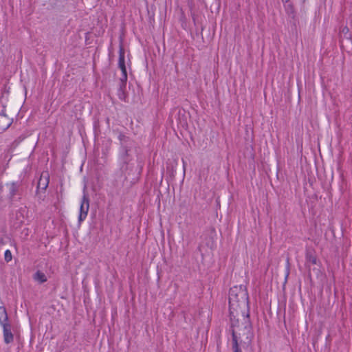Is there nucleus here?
<instances>
[{"mask_svg":"<svg viewBox=\"0 0 352 352\" xmlns=\"http://www.w3.org/2000/svg\"><path fill=\"white\" fill-rule=\"evenodd\" d=\"M4 258L6 262H9L12 260V253H11L10 250H6V252L4 253Z\"/></svg>","mask_w":352,"mask_h":352,"instance_id":"obj_14","label":"nucleus"},{"mask_svg":"<svg viewBox=\"0 0 352 352\" xmlns=\"http://www.w3.org/2000/svg\"><path fill=\"white\" fill-rule=\"evenodd\" d=\"M34 279L41 283H43L47 281V277L45 274L40 271H38L35 273Z\"/></svg>","mask_w":352,"mask_h":352,"instance_id":"obj_9","label":"nucleus"},{"mask_svg":"<svg viewBox=\"0 0 352 352\" xmlns=\"http://www.w3.org/2000/svg\"><path fill=\"white\" fill-rule=\"evenodd\" d=\"M127 81V74H122L120 77V86L126 87Z\"/></svg>","mask_w":352,"mask_h":352,"instance_id":"obj_13","label":"nucleus"},{"mask_svg":"<svg viewBox=\"0 0 352 352\" xmlns=\"http://www.w3.org/2000/svg\"><path fill=\"white\" fill-rule=\"evenodd\" d=\"M128 150L125 148H123V152L121 154V157L122 159V160L126 163L127 162V157H128Z\"/></svg>","mask_w":352,"mask_h":352,"instance_id":"obj_15","label":"nucleus"},{"mask_svg":"<svg viewBox=\"0 0 352 352\" xmlns=\"http://www.w3.org/2000/svg\"><path fill=\"white\" fill-rule=\"evenodd\" d=\"M50 175L47 172L42 173L40 179L38 182L37 188L41 190H45L49 184Z\"/></svg>","mask_w":352,"mask_h":352,"instance_id":"obj_6","label":"nucleus"},{"mask_svg":"<svg viewBox=\"0 0 352 352\" xmlns=\"http://www.w3.org/2000/svg\"><path fill=\"white\" fill-rule=\"evenodd\" d=\"M118 67L120 69V70L122 72V74H127L126 68V65H120V66H118Z\"/></svg>","mask_w":352,"mask_h":352,"instance_id":"obj_16","label":"nucleus"},{"mask_svg":"<svg viewBox=\"0 0 352 352\" xmlns=\"http://www.w3.org/2000/svg\"><path fill=\"white\" fill-rule=\"evenodd\" d=\"M228 300L230 319L249 313L248 294L244 285L230 288Z\"/></svg>","mask_w":352,"mask_h":352,"instance_id":"obj_2","label":"nucleus"},{"mask_svg":"<svg viewBox=\"0 0 352 352\" xmlns=\"http://www.w3.org/2000/svg\"><path fill=\"white\" fill-rule=\"evenodd\" d=\"M232 328L233 352H242L239 344L250 345L254 337L249 313L230 319Z\"/></svg>","mask_w":352,"mask_h":352,"instance_id":"obj_1","label":"nucleus"},{"mask_svg":"<svg viewBox=\"0 0 352 352\" xmlns=\"http://www.w3.org/2000/svg\"><path fill=\"white\" fill-rule=\"evenodd\" d=\"M306 261L307 263H311L312 265L316 264V257L311 252H308L306 254Z\"/></svg>","mask_w":352,"mask_h":352,"instance_id":"obj_11","label":"nucleus"},{"mask_svg":"<svg viewBox=\"0 0 352 352\" xmlns=\"http://www.w3.org/2000/svg\"><path fill=\"white\" fill-rule=\"evenodd\" d=\"M12 122V119L9 118L6 113L5 107H0V133L9 128Z\"/></svg>","mask_w":352,"mask_h":352,"instance_id":"obj_4","label":"nucleus"},{"mask_svg":"<svg viewBox=\"0 0 352 352\" xmlns=\"http://www.w3.org/2000/svg\"><path fill=\"white\" fill-rule=\"evenodd\" d=\"M8 188H9V195L11 198L14 197L20 187V184L18 182H12L9 184H8Z\"/></svg>","mask_w":352,"mask_h":352,"instance_id":"obj_8","label":"nucleus"},{"mask_svg":"<svg viewBox=\"0 0 352 352\" xmlns=\"http://www.w3.org/2000/svg\"><path fill=\"white\" fill-rule=\"evenodd\" d=\"M89 209V199L86 193H84L80 206V212L78 216V221L81 223L84 221L87 216Z\"/></svg>","mask_w":352,"mask_h":352,"instance_id":"obj_3","label":"nucleus"},{"mask_svg":"<svg viewBox=\"0 0 352 352\" xmlns=\"http://www.w3.org/2000/svg\"><path fill=\"white\" fill-rule=\"evenodd\" d=\"M283 1H285V2H288L289 0H282Z\"/></svg>","mask_w":352,"mask_h":352,"instance_id":"obj_17","label":"nucleus"},{"mask_svg":"<svg viewBox=\"0 0 352 352\" xmlns=\"http://www.w3.org/2000/svg\"><path fill=\"white\" fill-rule=\"evenodd\" d=\"M1 327L3 328L4 342L7 344L12 343L14 341V335L11 331V324H4Z\"/></svg>","mask_w":352,"mask_h":352,"instance_id":"obj_5","label":"nucleus"},{"mask_svg":"<svg viewBox=\"0 0 352 352\" xmlns=\"http://www.w3.org/2000/svg\"><path fill=\"white\" fill-rule=\"evenodd\" d=\"M10 324L8 322V316L6 309L4 306L0 307V325L3 326L4 324Z\"/></svg>","mask_w":352,"mask_h":352,"instance_id":"obj_7","label":"nucleus"},{"mask_svg":"<svg viewBox=\"0 0 352 352\" xmlns=\"http://www.w3.org/2000/svg\"><path fill=\"white\" fill-rule=\"evenodd\" d=\"M125 88L126 87L120 86L119 89L118 90V96L121 100H126V94H125Z\"/></svg>","mask_w":352,"mask_h":352,"instance_id":"obj_12","label":"nucleus"},{"mask_svg":"<svg viewBox=\"0 0 352 352\" xmlns=\"http://www.w3.org/2000/svg\"><path fill=\"white\" fill-rule=\"evenodd\" d=\"M125 65L124 60V50L122 45L120 46L119 49V59H118V66Z\"/></svg>","mask_w":352,"mask_h":352,"instance_id":"obj_10","label":"nucleus"}]
</instances>
